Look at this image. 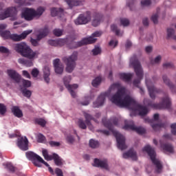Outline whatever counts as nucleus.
Instances as JSON below:
<instances>
[{
  "label": "nucleus",
  "mask_w": 176,
  "mask_h": 176,
  "mask_svg": "<svg viewBox=\"0 0 176 176\" xmlns=\"http://www.w3.org/2000/svg\"><path fill=\"white\" fill-rule=\"evenodd\" d=\"M17 146L21 151H28V139L27 137L18 138Z\"/></svg>",
  "instance_id": "23"
},
{
  "label": "nucleus",
  "mask_w": 176,
  "mask_h": 176,
  "mask_svg": "<svg viewBox=\"0 0 176 176\" xmlns=\"http://www.w3.org/2000/svg\"><path fill=\"white\" fill-rule=\"evenodd\" d=\"M35 122L37 123V124H39L42 127H45V126H46V121L42 118H37L36 119Z\"/></svg>",
  "instance_id": "49"
},
{
  "label": "nucleus",
  "mask_w": 176,
  "mask_h": 176,
  "mask_svg": "<svg viewBox=\"0 0 176 176\" xmlns=\"http://www.w3.org/2000/svg\"><path fill=\"white\" fill-rule=\"evenodd\" d=\"M67 140L69 144H74V142H75V139L74 138V136H72V135H69L67 137Z\"/></svg>",
  "instance_id": "60"
},
{
  "label": "nucleus",
  "mask_w": 176,
  "mask_h": 176,
  "mask_svg": "<svg viewBox=\"0 0 176 176\" xmlns=\"http://www.w3.org/2000/svg\"><path fill=\"white\" fill-rule=\"evenodd\" d=\"M89 146L92 148V149H96L100 146V142L97 140H94L93 139L89 140Z\"/></svg>",
  "instance_id": "40"
},
{
  "label": "nucleus",
  "mask_w": 176,
  "mask_h": 176,
  "mask_svg": "<svg viewBox=\"0 0 176 176\" xmlns=\"http://www.w3.org/2000/svg\"><path fill=\"white\" fill-rule=\"evenodd\" d=\"M8 111V109L6 108V106L4 105L2 103H0V115H5L6 113V111Z\"/></svg>",
  "instance_id": "47"
},
{
  "label": "nucleus",
  "mask_w": 176,
  "mask_h": 176,
  "mask_svg": "<svg viewBox=\"0 0 176 176\" xmlns=\"http://www.w3.org/2000/svg\"><path fill=\"white\" fill-rule=\"evenodd\" d=\"M91 20V15L90 12H87L86 14H81L74 21L76 25H82L83 24H87Z\"/></svg>",
  "instance_id": "14"
},
{
  "label": "nucleus",
  "mask_w": 176,
  "mask_h": 176,
  "mask_svg": "<svg viewBox=\"0 0 176 176\" xmlns=\"http://www.w3.org/2000/svg\"><path fill=\"white\" fill-rule=\"evenodd\" d=\"M152 3L151 0H142L141 1L142 6H149Z\"/></svg>",
  "instance_id": "56"
},
{
  "label": "nucleus",
  "mask_w": 176,
  "mask_h": 176,
  "mask_svg": "<svg viewBox=\"0 0 176 176\" xmlns=\"http://www.w3.org/2000/svg\"><path fill=\"white\" fill-rule=\"evenodd\" d=\"M42 153L45 160H53V155H49V153L47 152V150L43 149L42 151Z\"/></svg>",
  "instance_id": "41"
},
{
  "label": "nucleus",
  "mask_w": 176,
  "mask_h": 176,
  "mask_svg": "<svg viewBox=\"0 0 176 176\" xmlns=\"http://www.w3.org/2000/svg\"><path fill=\"white\" fill-rule=\"evenodd\" d=\"M78 123L80 129H82V130H86V129H87V124L82 119H79Z\"/></svg>",
  "instance_id": "43"
},
{
  "label": "nucleus",
  "mask_w": 176,
  "mask_h": 176,
  "mask_svg": "<svg viewBox=\"0 0 176 176\" xmlns=\"http://www.w3.org/2000/svg\"><path fill=\"white\" fill-rule=\"evenodd\" d=\"M124 159H127L128 157H131L132 160H137V152H135L133 148H131L126 153L123 154Z\"/></svg>",
  "instance_id": "24"
},
{
  "label": "nucleus",
  "mask_w": 176,
  "mask_h": 176,
  "mask_svg": "<svg viewBox=\"0 0 176 176\" xmlns=\"http://www.w3.org/2000/svg\"><path fill=\"white\" fill-rule=\"evenodd\" d=\"M174 34H175V30H174V29L172 28H168L167 29V38H172L173 39H174V41H176V36L174 35Z\"/></svg>",
  "instance_id": "38"
},
{
  "label": "nucleus",
  "mask_w": 176,
  "mask_h": 176,
  "mask_svg": "<svg viewBox=\"0 0 176 176\" xmlns=\"http://www.w3.org/2000/svg\"><path fill=\"white\" fill-rule=\"evenodd\" d=\"M161 148L166 151V152H169L170 153H173L174 148L173 146L170 144H161Z\"/></svg>",
  "instance_id": "37"
},
{
  "label": "nucleus",
  "mask_w": 176,
  "mask_h": 176,
  "mask_svg": "<svg viewBox=\"0 0 176 176\" xmlns=\"http://www.w3.org/2000/svg\"><path fill=\"white\" fill-rule=\"evenodd\" d=\"M144 104L154 109H170L171 107V100L168 96L162 98V102L159 104H155L149 99H144Z\"/></svg>",
  "instance_id": "7"
},
{
  "label": "nucleus",
  "mask_w": 176,
  "mask_h": 176,
  "mask_svg": "<svg viewBox=\"0 0 176 176\" xmlns=\"http://www.w3.org/2000/svg\"><path fill=\"white\" fill-rule=\"evenodd\" d=\"M17 13V8L16 7H9L5 11L0 14V20H5L8 17H12Z\"/></svg>",
  "instance_id": "17"
},
{
  "label": "nucleus",
  "mask_w": 176,
  "mask_h": 176,
  "mask_svg": "<svg viewBox=\"0 0 176 176\" xmlns=\"http://www.w3.org/2000/svg\"><path fill=\"white\" fill-rule=\"evenodd\" d=\"M11 111L13 113V115H14V116H16V118H23V111H21V109H20L19 107H12Z\"/></svg>",
  "instance_id": "31"
},
{
  "label": "nucleus",
  "mask_w": 176,
  "mask_h": 176,
  "mask_svg": "<svg viewBox=\"0 0 176 176\" xmlns=\"http://www.w3.org/2000/svg\"><path fill=\"white\" fill-rule=\"evenodd\" d=\"M20 83H22L23 87H31V81L21 78Z\"/></svg>",
  "instance_id": "45"
},
{
  "label": "nucleus",
  "mask_w": 176,
  "mask_h": 176,
  "mask_svg": "<svg viewBox=\"0 0 176 176\" xmlns=\"http://www.w3.org/2000/svg\"><path fill=\"white\" fill-rule=\"evenodd\" d=\"M143 152H146L150 157L152 163L155 166V171L157 174H160L163 170V164L158 159H156V152L155 149L151 147L149 145L145 146L143 149Z\"/></svg>",
  "instance_id": "6"
},
{
  "label": "nucleus",
  "mask_w": 176,
  "mask_h": 176,
  "mask_svg": "<svg viewBox=\"0 0 176 176\" xmlns=\"http://www.w3.org/2000/svg\"><path fill=\"white\" fill-rule=\"evenodd\" d=\"M63 32H64V30L61 29H54L53 30V34L55 36H61L63 35Z\"/></svg>",
  "instance_id": "48"
},
{
  "label": "nucleus",
  "mask_w": 176,
  "mask_h": 176,
  "mask_svg": "<svg viewBox=\"0 0 176 176\" xmlns=\"http://www.w3.org/2000/svg\"><path fill=\"white\" fill-rule=\"evenodd\" d=\"M120 24L123 25V27H128V25H130V21L126 18H121Z\"/></svg>",
  "instance_id": "44"
},
{
  "label": "nucleus",
  "mask_w": 176,
  "mask_h": 176,
  "mask_svg": "<svg viewBox=\"0 0 176 176\" xmlns=\"http://www.w3.org/2000/svg\"><path fill=\"white\" fill-rule=\"evenodd\" d=\"M25 155H26V157L29 160H31V162H32L33 164L36 167H42V164H41L40 163H38V162H39V161L41 159V156H39L38 155H37L36 153L32 151H28L26 152Z\"/></svg>",
  "instance_id": "15"
},
{
  "label": "nucleus",
  "mask_w": 176,
  "mask_h": 176,
  "mask_svg": "<svg viewBox=\"0 0 176 176\" xmlns=\"http://www.w3.org/2000/svg\"><path fill=\"white\" fill-rule=\"evenodd\" d=\"M8 76H10V78H11L15 83L20 85V82H21V76L19 74L16 70H8Z\"/></svg>",
  "instance_id": "21"
},
{
  "label": "nucleus",
  "mask_w": 176,
  "mask_h": 176,
  "mask_svg": "<svg viewBox=\"0 0 176 176\" xmlns=\"http://www.w3.org/2000/svg\"><path fill=\"white\" fill-rule=\"evenodd\" d=\"M68 41V37L66 38H60L57 40L58 46H64V45H67V42Z\"/></svg>",
  "instance_id": "46"
},
{
  "label": "nucleus",
  "mask_w": 176,
  "mask_h": 176,
  "mask_svg": "<svg viewBox=\"0 0 176 176\" xmlns=\"http://www.w3.org/2000/svg\"><path fill=\"white\" fill-rule=\"evenodd\" d=\"M31 74L34 78H38V76L39 75V70H38L36 68H34L32 70Z\"/></svg>",
  "instance_id": "55"
},
{
  "label": "nucleus",
  "mask_w": 176,
  "mask_h": 176,
  "mask_svg": "<svg viewBox=\"0 0 176 176\" xmlns=\"http://www.w3.org/2000/svg\"><path fill=\"white\" fill-rule=\"evenodd\" d=\"M170 128L172 134H173V135H176V123L172 124L170 125Z\"/></svg>",
  "instance_id": "61"
},
{
  "label": "nucleus",
  "mask_w": 176,
  "mask_h": 176,
  "mask_svg": "<svg viewBox=\"0 0 176 176\" xmlns=\"http://www.w3.org/2000/svg\"><path fill=\"white\" fill-rule=\"evenodd\" d=\"M96 97L94 93L91 92L89 95H87L85 97V100L80 102L81 105H89L90 101Z\"/></svg>",
  "instance_id": "30"
},
{
  "label": "nucleus",
  "mask_w": 176,
  "mask_h": 176,
  "mask_svg": "<svg viewBox=\"0 0 176 176\" xmlns=\"http://www.w3.org/2000/svg\"><path fill=\"white\" fill-rule=\"evenodd\" d=\"M102 35V32L100 31H96L92 34V36H90V38H92L93 39H95L96 41H97V38H98V36H101Z\"/></svg>",
  "instance_id": "52"
},
{
  "label": "nucleus",
  "mask_w": 176,
  "mask_h": 176,
  "mask_svg": "<svg viewBox=\"0 0 176 176\" xmlns=\"http://www.w3.org/2000/svg\"><path fill=\"white\" fill-rule=\"evenodd\" d=\"M14 50L19 54H21L22 57L18 60L19 64L25 65V67H32L34 63L32 61L35 58H38V52H34L31 47L25 43H17L14 46ZM28 58V59H25Z\"/></svg>",
  "instance_id": "2"
},
{
  "label": "nucleus",
  "mask_w": 176,
  "mask_h": 176,
  "mask_svg": "<svg viewBox=\"0 0 176 176\" xmlns=\"http://www.w3.org/2000/svg\"><path fill=\"white\" fill-rule=\"evenodd\" d=\"M0 52H1V53L8 54V53H9V50L8 48H6V47L1 46Z\"/></svg>",
  "instance_id": "64"
},
{
  "label": "nucleus",
  "mask_w": 176,
  "mask_h": 176,
  "mask_svg": "<svg viewBox=\"0 0 176 176\" xmlns=\"http://www.w3.org/2000/svg\"><path fill=\"white\" fill-rule=\"evenodd\" d=\"M44 12L45 8L43 7L38 8L36 10L34 8H24L22 10L21 17L26 21H32L34 17H41Z\"/></svg>",
  "instance_id": "4"
},
{
  "label": "nucleus",
  "mask_w": 176,
  "mask_h": 176,
  "mask_svg": "<svg viewBox=\"0 0 176 176\" xmlns=\"http://www.w3.org/2000/svg\"><path fill=\"white\" fill-rule=\"evenodd\" d=\"M162 60V56L160 55L157 56L154 60H151V64H159Z\"/></svg>",
  "instance_id": "53"
},
{
  "label": "nucleus",
  "mask_w": 176,
  "mask_h": 176,
  "mask_svg": "<svg viewBox=\"0 0 176 176\" xmlns=\"http://www.w3.org/2000/svg\"><path fill=\"white\" fill-rule=\"evenodd\" d=\"M111 30L113 32L116 34L117 36H123V32H120V30L118 28V26L116 25H111Z\"/></svg>",
  "instance_id": "39"
},
{
  "label": "nucleus",
  "mask_w": 176,
  "mask_h": 176,
  "mask_svg": "<svg viewBox=\"0 0 176 176\" xmlns=\"http://www.w3.org/2000/svg\"><path fill=\"white\" fill-rule=\"evenodd\" d=\"M84 116L85 118V123L88 126V129H89V130H94V127L93 126V124H91V120H94L95 123H98V120L94 118L93 116L87 113H84Z\"/></svg>",
  "instance_id": "22"
},
{
  "label": "nucleus",
  "mask_w": 176,
  "mask_h": 176,
  "mask_svg": "<svg viewBox=\"0 0 176 176\" xmlns=\"http://www.w3.org/2000/svg\"><path fill=\"white\" fill-rule=\"evenodd\" d=\"M66 3L71 8H74V6H80L82 4V1L79 0H66Z\"/></svg>",
  "instance_id": "34"
},
{
  "label": "nucleus",
  "mask_w": 176,
  "mask_h": 176,
  "mask_svg": "<svg viewBox=\"0 0 176 176\" xmlns=\"http://www.w3.org/2000/svg\"><path fill=\"white\" fill-rule=\"evenodd\" d=\"M93 56H98L101 53V48L100 47H95V49L92 50Z\"/></svg>",
  "instance_id": "51"
},
{
  "label": "nucleus",
  "mask_w": 176,
  "mask_h": 176,
  "mask_svg": "<svg viewBox=\"0 0 176 176\" xmlns=\"http://www.w3.org/2000/svg\"><path fill=\"white\" fill-rule=\"evenodd\" d=\"M102 123L103 126H104L106 127V129H107L109 131L99 129V130H98V133H101L102 134H104V135H109V131H111V120L104 117L102 119Z\"/></svg>",
  "instance_id": "19"
},
{
  "label": "nucleus",
  "mask_w": 176,
  "mask_h": 176,
  "mask_svg": "<svg viewBox=\"0 0 176 176\" xmlns=\"http://www.w3.org/2000/svg\"><path fill=\"white\" fill-rule=\"evenodd\" d=\"M19 87L24 97H26L27 98H31V96H32V92L31 91L27 89V88L23 89V86L21 85H19Z\"/></svg>",
  "instance_id": "36"
},
{
  "label": "nucleus",
  "mask_w": 176,
  "mask_h": 176,
  "mask_svg": "<svg viewBox=\"0 0 176 176\" xmlns=\"http://www.w3.org/2000/svg\"><path fill=\"white\" fill-rule=\"evenodd\" d=\"M112 87H116L118 89L117 93L112 97L111 101L120 107V108H130L132 111L131 116H145L148 115V108L145 106L139 104L134 98L126 94V88L122 87L120 82H116L111 85Z\"/></svg>",
  "instance_id": "1"
},
{
  "label": "nucleus",
  "mask_w": 176,
  "mask_h": 176,
  "mask_svg": "<svg viewBox=\"0 0 176 176\" xmlns=\"http://www.w3.org/2000/svg\"><path fill=\"white\" fill-rule=\"evenodd\" d=\"M64 14V10L63 8H53L51 9V16L52 17H56V16H63Z\"/></svg>",
  "instance_id": "29"
},
{
  "label": "nucleus",
  "mask_w": 176,
  "mask_h": 176,
  "mask_svg": "<svg viewBox=\"0 0 176 176\" xmlns=\"http://www.w3.org/2000/svg\"><path fill=\"white\" fill-rule=\"evenodd\" d=\"M102 82V77L101 76H97L92 80L91 85L94 87H98Z\"/></svg>",
  "instance_id": "35"
},
{
  "label": "nucleus",
  "mask_w": 176,
  "mask_h": 176,
  "mask_svg": "<svg viewBox=\"0 0 176 176\" xmlns=\"http://www.w3.org/2000/svg\"><path fill=\"white\" fill-rule=\"evenodd\" d=\"M157 80V76L153 77V81L151 80L146 78V86L148 90V94L151 100H155L156 98V94L162 91V90L155 87V84L156 83Z\"/></svg>",
  "instance_id": "10"
},
{
  "label": "nucleus",
  "mask_w": 176,
  "mask_h": 176,
  "mask_svg": "<svg viewBox=\"0 0 176 176\" xmlns=\"http://www.w3.org/2000/svg\"><path fill=\"white\" fill-rule=\"evenodd\" d=\"M63 82L65 87L69 89H78V85L76 84H74L72 85H69V82H71V76L64 77Z\"/></svg>",
  "instance_id": "26"
},
{
  "label": "nucleus",
  "mask_w": 176,
  "mask_h": 176,
  "mask_svg": "<svg viewBox=\"0 0 176 176\" xmlns=\"http://www.w3.org/2000/svg\"><path fill=\"white\" fill-rule=\"evenodd\" d=\"M6 168L10 172V173H15L16 170H17V168L14 167L12 163L8 162L6 164Z\"/></svg>",
  "instance_id": "42"
},
{
  "label": "nucleus",
  "mask_w": 176,
  "mask_h": 176,
  "mask_svg": "<svg viewBox=\"0 0 176 176\" xmlns=\"http://www.w3.org/2000/svg\"><path fill=\"white\" fill-rule=\"evenodd\" d=\"M118 43H119V41H118V39L112 38L111 40V49H115V47H116V46H118Z\"/></svg>",
  "instance_id": "50"
},
{
  "label": "nucleus",
  "mask_w": 176,
  "mask_h": 176,
  "mask_svg": "<svg viewBox=\"0 0 176 176\" xmlns=\"http://www.w3.org/2000/svg\"><path fill=\"white\" fill-rule=\"evenodd\" d=\"M130 64L133 67L134 71L136 74V76L138 77V78L135 79L133 82V86L140 89V93L142 96L144 94V89L138 85H140V83H141L142 78H144V72L142 71V67L141 66V63H140V60H138L135 55L131 58Z\"/></svg>",
  "instance_id": "3"
},
{
  "label": "nucleus",
  "mask_w": 176,
  "mask_h": 176,
  "mask_svg": "<svg viewBox=\"0 0 176 176\" xmlns=\"http://www.w3.org/2000/svg\"><path fill=\"white\" fill-rule=\"evenodd\" d=\"M123 129L124 130H132V131H135L138 134H145L146 131L142 126H135L133 121L131 122V124H125Z\"/></svg>",
  "instance_id": "16"
},
{
  "label": "nucleus",
  "mask_w": 176,
  "mask_h": 176,
  "mask_svg": "<svg viewBox=\"0 0 176 176\" xmlns=\"http://www.w3.org/2000/svg\"><path fill=\"white\" fill-rule=\"evenodd\" d=\"M159 17V15L157 14H155L151 16V20L154 23V24H157L158 21L157 19Z\"/></svg>",
  "instance_id": "59"
},
{
  "label": "nucleus",
  "mask_w": 176,
  "mask_h": 176,
  "mask_svg": "<svg viewBox=\"0 0 176 176\" xmlns=\"http://www.w3.org/2000/svg\"><path fill=\"white\" fill-rule=\"evenodd\" d=\"M94 167H99L100 168H104V170H109V165L108 164V160H100L98 158H95L94 160Z\"/></svg>",
  "instance_id": "18"
},
{
  "label": "nucleus",
  "mask_w": 176,
  "mask_h": 176,
  "mask_svg": "<svg viewBox=\"0 0 176 176\" xmlns=\"http://www.w3.org/2000/svg\"><path fill=\"white\" fill-rule=\"evenodd\" d=\"M135 2V0H128L126 5L128 7H129L131 10H133V7L134 6Z\"/></svg>",
  "instance_id": "54"
},
{
  "label": "nucleus",
  "mask_w": 176,
  "mask_h": 176,
  "mask_svg": "<svg viewBox=\"0 0 176 176\" xmlns=\"http://www.w3.org/2000/svg\"><path fill=\"white\" fill-rule=\"evenodd\" d=\"M91 43H96V39L89 37L76 43L75 42V37L69 36L67 37L66 46L68 49H78V47L85 46V45H90Z\"/></svg>",
  "instance_id": "5"
},
{
  "label": "nucleus",
  "mask_w": 176,
  "mask_h": 176,
  "mask_svg": "<svg viewBox=\"0 0 176 176\" xmlns=\"http://www.w3.org/2000/svg\"><path fill=\"white\" fill-rule=\"evenodd\" d=\"M106 98H109V100H111V87H109L106 92L100 94L96 100L94 102V108H100V107H102L104 105V102H105Z\"/></svg>",
  "instance_id": "11"
},
{
  "label": "nucleus",
  "mask_w": 176,
  "mask_h": 176,
  "mask_svg": "<svg viewBox=\"0 0 176 176\" xmlns=\"http://www.w3.org/2000/svg\"><path fill=\"white\" fill-rule=\"evenodd\" d=\"M54 67L56 74H58V75H63V72H64V65L61 63L60 59L56 58L54 60Z\"/></svg>",
  "instance_id": "20"
},
{
  "label": "nucleus",
  "mask_w": 176,
  "mask_h": 176,
  "mask_svg": "<svg viewBox=\"0 0 176 176\" xmlns=\"http://www.w3.org/2000/svg\"><path fill=\"white\" fill-rule=\"evenodd\" d=\"M52 160H54V163L56 166H63V159L58 155L56 153L52 154Z\"/></svg>",
  "instance_id": "33"
},
{
  "label": "nucleus",
  "mask_w": 176,
  "mask_h": 176,
  "mask_svg": "<svg viewBox=\"0 0 176 176\" xmlns=\"http://www.w3.org/2000/svg\"><path fill=\"white\" fill-rule=\"evenodd\" d=\"M45 140H46V138L42 133H39L38 135V138H37L38 142H43V141H45Z\"/></svg>",
  "instance_id": "57"
},
{
  "label": "nucleus",
  "mask_w": 176,
  "mask_h": 176,
  "mask_svg": "<svg viewBox=\"0 0 176 176\" xmlns=\"http://www.w3.org/2000/svg\"><path fill=\"white\" fill-rule=\"evenodd\" d=\"M32 33V30H26L23 32L20 35L19 34H10V31L6 30L1 33V36L6 39H12V41H14V42H19L20 41H23V39H25L30 34Z\"/></svg>",
  "instance_id": "9"
},
{
  "label": "nucleus",
  "mask_w": 176,
  "mask_h": 176,
  "mask_svg": "<svg viewBox=\"0 0 176 176\" xmlns=\"http://www.w3.org/2000/svg\"><path fill=\"white\" fill-rule=\"evenodd\" d=\"M162 79H163L164 83H165V85H166V86L169 87L172 93L176 94V87L174 85H173V83H171V82L170 81V79L167 78V76L164 75L162 76Z\"/></svg>",
  "instance_id": "25"
},
{
  "label": "nucleus",
  "mask_w": 176,
  "mask_h": 176,
  "mask_svg": "<svg viewBox=\"0 0 176 176\" xmlns=\"http://www.w3.org/2000/svg\"><path fill=\"white\" fill-rule=\"evenodd\" d=\"M50 67L49 66H45L43 68V78L46 83L50 82Z\"/></svg>",
  "instance_id": "28"
},
{
  "label": "nucleus",
  "mask_w": 176,
  "mask_h": 176,
  "mask_svg": "<svg viewBox=\"0 0 176 176\" xmlns=\"http://www.w3.org/2000/svg\"><path fill=\"white\" fill-rule=\"evenodd\" d=\"M66 65L65 71L68 74H72L76 67V60H78V52H74L69 56H65L62 58Z\"/></svg>",
  "instance_id": "8"
},
{
  "label": "nucleus",
  "mask_w": 176,
  "mask_h": 176,
  "mask_svg": "<svg viewBox=\"0 0 176 176\" xmlns=\"http://www.w3.org/2000/svg\"><path fill=\"white\" fill-rule=\"evenodd\" d=\"M49 35V29L47 28H44L38 30V34L36 35V39L32 38H30V42L33 46H39V41L43 38H46Z\"/></svg>",
  "instance_id": "13"
},
{
  "label": "nucleus",
  "mask_w": 176,
  "mask_h": 176,
  "mask_svg": "<svg viewBox=\"0 0 176 176\" xmlns=\"http://www.w3.org/2000/svg\"><path fill=\"white\" fill-rule=\"evenodd\" d=\"M151 127L153 129V130L156 131L157 130H159L161 127H163V125L160 124H151Z\"/></svg>",
  "instance_id": "58"
},
{
  "label": "nucleus",
  "mask_w": 176,
  "mask_h": 176,
  "mask_svg": "<svg viewBox=\"0 0 176 176\" xmlns=\"http://www.w3.org/2000/svg\"><path fill=\"white\" fill-rule=\"evenodd\" d=\"M111 133H113L114 137L116 138L117 146L118 149H120V151H124V149H127V145H126V138H124L123 135L120 134V133L118 131H113L112 128H111Z\"/></svg>",
  "instance_id": "12"
},
{
  "label": "nucleus",
  "mask_w": 176,
  "mask_h": 176,
  "mask_svg": "<svg viewBox=\"0 0 176 176\" xmlns=\"http://www.w3.org/2000/svg\"><path fill=\"white\" fill-rule=\"evenodd\" d=\"M15 3H18L19 6L25 5V0H14Z\"/></svg>",
  "instance_id": "63"
},
{
  "label": "nucleus",
  "mask_w": 176,
  "mask_h": 176,
  "mask_svg": "<svg viewBox=\"0 0 176 176\" xmlns=\"http://www.w3.org/2000/svg\"><path fill=\"white\" fill-rule=\"evenodd\" d=\"M120 78L122 80H124V82H131V78H133V74L121 73L120 74Z\"/></svg>",
  "instance_id": "32"
},
{
  "label": "nucleus",
  "mask_w": 176,
  "mask_h": 176,
  "mask_svg": "<svg viewBox=\"0 0 176 176\" xmlns=\"http://www.w3.org/2000/svg\"><path fill=\"white\" fill-rule=\"evenodd\" d=\"M55 174H56L57 176H64L63 170L59 168L55 169Z\"/></svg>",
  "instance_id": "62"
},
{
  "label": "nucleus",
  "mask_w": 176,
  "mask_h": 176,
  "mask_svg": "<svg viewBox=\"0 0 176 176\" xmlns=\"http://www.w3.org/2000/svg\"><path fill=\"white\" fill-rule=\"evenodd\" d=\"M103 17L104 16H102V14H96L92 21L93 27H98V25H100V24H101V22L102 21Z\"/></svg>",
  "instance_id": "27"
}]
</instances>
